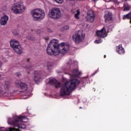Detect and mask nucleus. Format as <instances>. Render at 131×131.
<instances>
[{
  "label": "nucleus",
  "instance_id": "nucleus-13",
  "mask_svg": "<svg viewBox=\"0 0 131 131\" xmlns=\"http://www.w3.org/2000/svg\"><path fill=\"white\" fill-rule=\"evenodd\" d=\"M86 19L88 22H94L95 20V13L93 10H89L88 12Z\"/></svg>",
  "mask_w": 131,
  "mask_h": 131
},
{
  "label": "nucleus",
  "instance_id": "nucleus-1",
  "mask_svg": "<svg viewBox=\"0 0 131 131\" xmlns=\"http://www.w3.org/2000/svg\"><path fill=\"white\" fill-rule=\"evenodd\" d=\"M59 41L56 39L52 40L48 44L47 48V52L50 56H58L59 54L64 55L69 50V46L65 45L63 42L60 45L58 44Z\"/></svg>",
  "mask_w": 131,
  "mask_h": 131
},
{
  "label": "nucleus",
  "instance_id": "nucleus-28",
  "mask_svg": "<svg viewBox=\"0 0 131 131\" xmlns=\"http://www.w3.org/2000/svg\"><path fill=\"white\" fill-rule=\"evenodd\" d=\"M16 75L18 76V77H19V76H20L21 75V73L20 72H17L16 73Z\"/></svg>",
  "mask_w": 131,
  "mask_h": 131
},
{
  "label": "nucleus",
  "instance_id": "nucleus-33",
  "mask_svg": "<svg viewBox=\"0 0 131 131\" xmlns=\"http://www.w3.org/2000/svg\"><path fill=\"white\" fill-rule=\"evenodd\" d=\"M104 58H106V55H104Z\"/></svg>",
  "mask_w": 131,
  "mask_h": 131
},
{
  "label": "nucleus",
  "instance_id": "nucleus-24",
  "mask_svg": "<svg viewBox=\"0 0 131 131\" xmlns=\"http://www.w3.org/2000/svg\"><path fill=\"white\" fill-rule=\"evenodd\" d=\"M55 3H57V4H62L63 2H64V0H54Z\"/></svg>",
  "mask_w": 131,
  "mask_h": 131
},
{
  "label": "nucleus",
  "instance_id": "nucleus-37",
  "mask_svg": "<svg viewBox=\"0 0 131 131\" xmlns=\"http://www.w3.org/2000/svg\"><path fill=\"white\" fill-rule=\"evenodd\" d=\"M71 1H75V0H71Z\"/></svg>",
  "mask_w": 131,
  "mask_h": 131
},
{
  "label": "nucleus",
  "instance_id": "nucleus-4",
  "mask_svg": "<svg viewBox=\"0 0 131 131\" xmlns=\"http://www.w3.org/2000/svg\"><path fill=\"white\" fill-rule=\"evenodd\" d=\"M25 10L26 7L24 6L23 2H19L14 3L11 7V11L13 14H22Z\"/></svg>",
  "mask_w": 131,
  "mask_h": 131
},
{
  "label": "nucleus",
  "instance_id": "nucleus-10",
  "mask_svg": "<svg viewBox=\"0 0 131 131\" xmlns=\"http://www.w3.org/2000/svg\"><path fill=\"white\" fill-rule=\"evenodd\" d=\"M84 37L85 36L82 33V32L78 31L73 35L72 39L75 43H79L84 39Z\"/></svg>",
  "mask_w": 131,
  "mask_h": 131
},
{
  "label": "nucleus",
  "instance_id": "nucleus-19",
  "mask_svg": "<svg viewBox=\"0 0 131 131\" xmlns=\"http://www.w3.org/2000/svg\"><path fill=\"white\" fill-rule=\"evenodd\" d=\"M22 67H24L25 69H26V71L28 72V73H31L32 72V67L29 66H22Z\"/></svg>",
  "mask_w": 131,
  "mask_h": 131
},
{
  "label": "nucleus",
  "instance_id": "nucleus-26",
  "mask_svg": "<svg viewBox=\"0 0 131 131\" xmlns=\"http://www.w3.org/2000/svg\"><path fill=\"white\" fill-rule=\"evenodd\" d=\"M95 43H100V42H101V40H96L94 41Z\"/></svg>",
  "mask_w": 131,
  "mask_h": 131
},
{
  "label": "nucleus",
  "instance_id": "nucleus-20",
  "mask_svg": "<svg viewBox=\"0 0 131 131\" xmlns=\"http://www.w3.org/2000/svg\"><path fill=\"white\" fill-rule=\"evenodd\" d=\"M80 15V11H79V9H78L76 10V13L75 14L74 17L75 19H79V15Z\"/></svg>",
  "mask_w": 131,
  "mask_h": 131
},
{
  "label": "nucleus",
  "instance_id": "nucleus-5",
  "mask_svg": "<svg viewBox=\"0 0 131 131\" xmlns=\"http://www.w3.org/2000/svg\"><path fill=\"white\" fill-rule=\"evenodd\" d=\"M15 84L16 88L19 89L21 92H27V94L25 95L27 96L26 98L29 97L30 94L32 93V88H31V90L28 89V86H27L26 83L20 81H16Z\"/></svg>",
  "mask_w": 131,
  "mask_h": 131
},
{
  "label": "nucleus",
  "instance_id": "nucleus-14",
  "mask_svg": "<svg viewBox=\"0 0 131 131\" xmlns=\"http://www.w3.org/2000/svg\"><path fill=\"white\" fill-rule=\"evenodd\" d=\"M49 84L51 85H54L56 89L61 87V83L56 80L55 78H52L49 81Z\"/></svg>",
  "mask_w": 131,
  "mask_h": 131
},
{
  "label": "nucleus",
  "instance_id": "nucleus-22",
  "mask_svg": "<svg viewBox=\"0 0 131 131\" xmlns=\"http://www.w3.org/2000/svg\"><path fill=\"white\" fill-rule=\"evenodd\" d=\"M27 39H29V40H34V37L31 36H28L27 37Z\"/></svg>",
  "mask_w": 131,
  "mask_h": 131
},
{
  "label": "nucleus",
  "instance_id": "nucleus-12",
  "mask_svg": "<svg viewBox=\"0 0 131 131\" xmlns=\"http://www.w3.org/2000/svg\"><path fill=\"white\" fill-rule=\"evenodd\" d=\"M42 77V76L41 75V72L40 71H34L33 73V79L35 82L40 81Z\"/></svg>",
  "mask_w": 131,
  "mask_h": 131
},
{
  "label": "nucleus",
  "instance_id": "nucleus-16",
  "mask_svg": "<svg viewBox=\"0 0 131 131\" xmlns=\"http://www.w3.org/2000/svg\"><path fill=\"white\" fill-rule=\"evenodd\" d=\"M9 21V16L7 15H4L1 19L0 23L3 26H5Z\"/></svg>",
  "mask_w": 131,
  "mask_h": 131
},
{
  "label": "nucleus",
  "instance_id": "nucleus-9",
  "mask_svg": "<svg viewBox=\"0 0 131 131\" xmlns=\"http://www.w3.org/2000/svg\"><path fill=\"white\" fill-rule=\"evenodd\" d=\"M11 89V82L6 81L4 84L0 85V96H3L6 94V92H9Z\"/></svg>",
  "mask_w": 131,
  "mask_h": 131
},
{
  "label": "nucleus",
  "instance_id": "nucleus-30",
  "mask_svg": "<svg viewBox=\"0 0 131 131\" xmlns=\"http://www.w3.org/2000/svg\"><path fill=\"white\" fill-rule=\"evenodd\" d=\"M29 61H30V59L28 58L27 59H25V62H29Z\"/></svg>",
  "mask_w": 131,
  "mask_h": 131
},
{
  "label": "nucleus",
  "instance_id": "nucleus-25",
  "mask_svg": "<svg viewBox=\"0 0 131 131\" xmlns=\"http://www.w3.org/2000/svg\"><path fill=\"white\" fill-rule=\"evenodd\" d=\"M125 19H128L129 20V18L128 17V14L123 16V19L125 20Z\"/></svg>",
  "mask_w": 131,
  "mask_h": 131
},
{
  "label": "nucleus",
  "instance_id": "nucleus-32",
  "mask_svg": "<svg viewBox=\"0 0 131 131\" xmlns=\"http://www.w3.org/2000/svg\"><path fill=\"white\" fill-rule=\"evenodd\" d=\"M94 2H98L99 0H93Z\"/></svg>",
  "mask_w": 131,
  "mask_h": 131
},
{
  "label": "nucleus",
  "instance_id": "nucleus-18",
  "mask_svg": "<svg viewBox=\"0 0 131 131\" xmlns=\"http://www.w3.org/2000/svg\"><path fill=\"white\" fill-rule=\"evenodd\" d=\"M81 74V72H79L77 69H74L72 72V75L74 77H78Z\"/></svg>",
  "mask_w": 131,
  "mask_h": 131
},
{
  "label": "nucleus",
  "instance_id": "nucleus-21",
  "mask_svg": "<svg viewBox=\"0 0 131 131\" xmlns=\"http://www.w3.org/2000/svg\"><path fill=\"white\" fill-rule=\"evenodd\" d=\"M123 7H124L123 11L124 12H126V11H129V9H130L129 6L127 5L126 6V5L124 4Z\"/></svg>",
  "mask_w": 131,
  "mask_h": 131
},
{
  "label": "nucleus",
  "instance_id": "nucleus-2",
  "mask_svg": "<svg viewBox=\"0 0 131 131\" xmlns=\"http://www.w3.org/2000/svg\"><path fill=\"white\" fill-rule=\"evenodd\" d=\"M24 119H26V117L24 116L14 115L12 118H9L7 121L8 124L13 127H9L7 128H0V131H21L19 128L23 129L26 128V125L23 123Z\"/></svg>",
  "mask_w": 131,
  "mask_h": 131
},
{
  "label": "nucleus",
  "instance_id": "nucleus-23",
  "mask_svg": "<svg viewBox=\"0 0 131 131\" xmlns=\"http://www.w3.org/2000/svg\"><path fill=\"white\" fill-rule=\"evenodd\" d=\"M47 66L48 67V69H49V67H53V63L52 62H47Z\"/></svg>",
  "mask_w": 131,
  "mask_h": 131
},
{
  "label": "nucleus",
  "instance_id": "nucleus-31",
  "mask_svg": "<svg viewBox=\"0 0 131 131\" xmlns=\"http://www.w3.org/2000/svg\"><path fill=\"white\" fill-rule=\"evenodd\" d=\"M2 65H3V63H2V62L0 61V67H1Z\"/></svg>",
  "mask_w": 131,
  "mask_h": 131
},
{
  "label": "nucleus",
  "instance_id": "nucleus-35",
  "mask_svg": "<svg viewBox=\"0 0 131 131\" xmlns=\"http://www.w3.org/2000/svg\"><path fill=\"white\" fill-rule=\"evenodd\" d=\"M125 1V2H127V0H124Z\"/></svg>",
  "mask_w": 131,
  "mask_h": 131
},
{
  "label": "nucleus",
  "instance_id": "nucleus-6",
  "mask_svg": "<svg viewBox=\"0 0 131 131\" xmlns=\"http://www.w3.org/2000/svg\"><path fill=\"white\" fill-rule=\"evenodd\" d=\"M31 14L32 15L34 20L35 21H38L39 20H42L46 16L45 11L42 9H34L31 11Z\"/></svg>",
  "mask_w": 131,
  "mask_h": 131
},
{
  "label": "nucleus",
  "instance_id": "nucleus-27",
  "mask_svg": "<svg viewBox=\"0 0 131 131\" xmlns=\"http://www.w3.org/2000/svg\"><path fill=\"white\" fill-rule=\"evenodd\" d=\"M98 72H99L98 69L97 71H96L94 73H93L92 75H96V74H97V73H98Z\"/></svg>",
  "mask_w": 131,
  "mask_h": 131
},
{
  "label": "nucleus",
  "instance_id": "nucleus-34",
  "mask_svg": "<svg viewBox=\"0 0 131 131\" xmlns=\"http://www.w3.org/2000/svg\"><path fill=\"white\" fill-rule=\"evenodd\" d=\"M79 109H82V107H79Z\"/></svg>",
  "mask_w": 131,
  "mask_h": 131
},
{
  "label": "nucleus",
  "instance_id": "nucleus-17",
  "mask_svg": "<svg viewBox=\"0 0 131 131\" xmlns=\"http://www.w3.org/2000/svg\"><path fill=\"white\" fill-rule=\"evenodd\" d=\"M116 51L118 54H119L120 55H123V54H125V53L124 48L122 47V45H120L118 47H117Z\"/></svg>",
  "mask_w": 131,
  "mask_h": 131
},
{
  "label": "nucleus",
  "instance_id": "nucleus-29",
  "mask_svg": "<svg viewBox=\"0 0 131 131\" xmlns=\"http://www.w3.org/2000/svg\"><path fill=\"white\" fill-rule=\"evenodd\" d=\"M64 29L68 30V29H69V27H68V26H66L64 27Z\"/></svg>",
  "mask_w": 131,
  "mask_h": 131
},
{
  "label": "nucleus",
  "instance_id": "nucleus-36",
  "mask_svg": "<svg viewBox=\"0 0 131 131\" xmlns=\"http://www.w3.org/2000/svg\"><path fill=\"white\" fill-rule=\"evenodd\" d=\"M15 34H16V35H17V34H18V33H15Z\"/></svg>",
  "mask_w": 131,
  "mask_h": 131
},
{
  "label": "nucleus",
  "instance_id": "nucleus-15",
  "mask_svg": "<svg viewBox=\"0 0 131 131\" xmlns=\"http://www.w3.org/2000/svg\"><path fill=\"white\" fill-rule=\"evenodd\" d=\"M105 34L106 30L105 29L104 27L102 28L101 30L98 31L96 32L97 36H99V37H101L102 38H104V37H105Z\"/></svg>",
  "mask_w": 131,
  "mask_h": 131
},
{
  "label": "nucleus",
  "instance_id": "nucleus-3",
  "mask_svg": "<svg viewBox=\"0 0 131 131\" xmlns=\"http://www.w3.org/2000/svg\"><path fill=\"white\" fill-rule=\"evenodd\" d=\"M80 83V82L78 79H73L64 83L61 86L60 96L64 97V96H69L71 91H73L77 85Z\"/></svg>",
  "mask_w": 131,
  "mask_h": 131
},
{
  "label": "nucleus",
  "instance_id": "nucleus-8",
  "mask_svg": "<svg viewBox=\"0 0 131 131\" xmlns=\"http://www.w3.org/2000/svg\"><path fill=\"white\" fill-rule=\"evenodd\" d=\"M48 16L55 20L59 19L61 17V11L58 8H52L48 13Z\"/></svg>",
  "mask_w": 131,
  "mask_h": 131
},
{
  "label": "nucleus",
  "instance_id": "nucleus-7",
  "mask_svg": "<svg viewBox=\"0 0 131 131\" xmlns=\"http://www.w3.org/2000/svg\"><path fill=\"white\" fill-rule=\"evenodd\" d=\"M10 45L11 48L14 50L16 54H19L20 55L22 54V47L19 43V41L15 39H11L10 41Z\"/></svg>",
  "mask_w": 131,
  "mask_h": 131
},
{
  "label": "nucleus",
  "instance_id": "nucleus-11",
  "mask_svg": "<svg viewBox=\"0 0 131 131\" xmlns=\"http://www.w3.org/2000/svg\"><path fill=\"white\" fill-rule=\"evenodd\" d=\"M112 12L110 11H107L105 12L104 15L105 23L110 24L113 22V16H112Z\"/></svg>",
  "mask_w": 131,
  "mask_h": 131
}]
</instances>
